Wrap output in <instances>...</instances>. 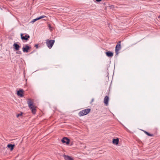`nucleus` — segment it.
<instances>
[{"mask_svg":"<svg viewBox=\"0 0 160 160\" xmlns=\"http://www.w3.org/2000/svg\"><path fill=\"white\" fill-rule=\"evenodd\" d=\"M31 48L30 46H28V44L25 45L22 48V51L24 52H28Z\"/></svg>","mask_w":160,"mask_h":160,"instance_id":"obj_6","label":"nucleus"},{"mask_svg":"<svg viewBox=\"0 0 160 160\" xmlns=\"http://www.w3.org/2000/svg\"><path fill=\"white\" fill-rule=\"evenodd\" d=\"M45 17H46V16H45L43 15V16H41L38 18H36V19L33 20L32 21V23H34L36 21L39 20L41 19L44 18Z\"/></svg>","mask_w":160,"mask_h":160,"instance_id":"obj_13","label":"nucleus"},{"mask_svg":"<svg viewBox=\"0 0 160 160\" xmlns=\"http://www.w3.org/2000/svg\"><path fill=\"white\" fill-rule=\"evenodd\" d=\"M158 18H160V15L158 17Z\"/></svg>","mask_w":160,"mask_h":160,"instance_id":"obj_23","label":"nucleus"},{"mask_svg":"<svg viewBox=\"0 0 160 160\" xmlns=\"http://www.w3.org/2000/svg\"><path fill=\"white\" fill-rule=\"evenodd\" d=\"M20 35L21 38L23 40L27 41L30 38V36L27 34L21 33Z\"/></svg>","mask_w":160,"mask_h":160,"instance_id":"obj_4","label":"nucleus"},{"mask_svg":"<svg viewBox=\"0 0 160 160\" xmlns=\"http://www.w3.org/2000/svg\"><path fill=\"white\" fill-rule=\"evenodd\" d=\"M15 146V145L14 144H9L7 145V147L10 149L11 151H12Z\"/></svg>","mask_w":160,"mask_h":160,"instance_id":"obj_15","label":"nucleus"},{"mask_svg":"<svg viewBox=\"0 0 160 160\" xmlns=\"http://www.w3.org/2000/svg\"><path fill=\"white\" fill-rule=\"evenodd\" d=\"M108 101H109L108 97L107 96H106L104 99V102L106 106H107L108 104Z\"/></svg>","mask_w":160,"mask_h":160,"instance_id":"obj_12","label":"nucleus"},{"mask_svg":"<svg viewBox=\"0 0 160 160\" xmlns=\"http://www.w3.org/2000/svg\"><path fill=\"white\" fill-rule=\"evenodd\" d=\"M63 157L65 160H74L73 158L71 157L66 155H63Z\"/></svg>","mask_w":160,"mask_h":160,"instance_id":"obj_10","label":"nucleus"},{"mask_svg":"<svg viewBox=\"0 0 160 160\" xmlns=\"http://www.w3.org/2000/svg\"><path fill=\"white\" fill-rule=\"evenodd\" d=\"M102 0H96L97 2H99L101 1Z\"/></svg>","mask_w":160,"mask_h":160,"instance_id":"obj_19","label":"nucleus"},{"mask_svg":"<svg viewBox=\"0 0 160 160\" xmlns=\"http://www.w3.org/2000/svg\"><path fill=\"white\" fill-rule=\"evenodd\" d=\"M105 53L106 55L108 57H112L113 55V53L110 51L106 52Z\"/></svg>","mask_w":160,"mask_h":160,"instance_id":"obj_14","label":"nucleus"},{"mask_svg":"<svg viewBox=\"0 0 160 160\" xmlns=\"http://www.w3.org/2000/svg\"><path fill=\"white\" fill-rule=\"evenodd\" d=\"M63 143H66V145H68L70 142V140L66 137H64L61 140Z\"/></svg>","mask_w":160,"mask_h":160,"instance_id":"obj_7","label":"nucleus"},{"mask_svg":"<svg viewBox=\"0 0 160 160\" xmlns=\"http://www.w3.org/2000/svg\"><path fill=\"white\" fill-rule=\"evenodd\" d=\"M55 42L54 40H49L47 39L46 40V43L48 47L50 49L51 48Z\"/></svg>","mask_w":160,"mask_h":160,"instance_id":"obj_3","label":"nucleus"},{"mask_svg":"<svg viewBox=\"0 0 160 160\" xmlns=\"http://www.w3.org/2000/svg\"><path fill=\"white\" fill-rule=\"evenodd\" d=\"M90 111L91 109L89 108H87L79 112L78 115L80 116L87 115L90 112Z\"/></svg>","mask_w":160,"mask_h":160,"instance_id":"obj_2","label":"nucleus"},{"mask_svg":"<svg viewBox=\"0 0 160 160\" xmlns=\"http://www.w3.org/2000/svg\"><path fill=\"white\" fill-rule=\"evenodd\" d=\"M27 103L30 109L31 110L32 113L35 114L36 112V106L34 104L33 100L30 98L27 99Z\"/></svg>","mask_w":160,"mask_h":160,"instance_id":"obj_1","label":"nucleus"},{"mask_svg":"<svg viewBox=\"0 0 160 160\" xmlns=\"http://www.w3.org/2000/svg\"><path fill=\"white\" fill-rule=\"evenodd\" d=\"M22 114V113L17 114V117H19V116H21Z\"/></svg>","mask_w":160,"mask_h":160,"instance_id":"obj_17","label":"nucleus"},{"mask_svg":"<svg viewBox=\"0 0 160 160\" xmlns=\"http://www.w3.org/2000/svg\"><path fill=\"white\" fill-rule=\"evenodd\" d=\"M49 28L50 29H51V25H49Z\"/></svg>","mask_w":160,"mask_h":160,"instance_id":"obj_20","label":"nucleus"},{"mask_svg":"<svg viewBox=\"0 0 160 160\" xmlns=\"http://www.w3.org/2000/svg\"><path fill=\"white\" fill-rule=\"evenodd\" d=\"M17 53L19 54V53H18V52H17Z\"/></svg>","mask_w":160,"mask_h":160,"instance_id":"obj_24","label":"nucleus"},{"mask_svg":"<svg viewBox=\"0 0 160 160\" xmlns=\"http://www.w3.org/2000/svg\"><path fill=\"white\" fill-rule=\"evenodd\" d=\"M127 130V131L128 130V129L127 128H125Z\"/></svg>","mask_w":160,"mask_h":160,"instance_id":"obj_22","label":"nucleus"},{"mask_svg":"<svg viewBox=\"0 0 160 160\" xmlns=\"http://www.w3.org/2000/svg\"><path fill=\"white\" fill-rule=\"evenodd\" d=\"M143 131L145 132V133L148 136H153L152 134H151L143 130Z\"/></svg>","mask_w":160,"mask_h":160,"instance_id":"obj_16","label":"nucleus"},{"mask_svg":"<svg viewBox=\"0 0 160 160\" xmlns=\"http://www.w3.org/2000/svg\"><path fill=\"white\" fill-rule=\"evenodd\" d=\"M93 101H94V99H92V100L91 102H93Z\"/></svg>","mask_w":160,"mask_h":160,"instance_id":"obj_21","label":"nucleus"},{"mask_svg":"<svg viewBox=\"0 0 160 160\" xmlns=\"http://www.w3.org/2000/svg\"><path fill=\"white\" fill-rule=\"evenodd\" d=\"M35 47L37 48H38V44H35Z\"/></svg>","mask_w":160,"mask_h":160,"instance_id":"obj_18","label":"nucleus"},{"mask_svg":"<svg viewBox=\"0 0 160 160\" xmlns=\"http://www.w3.org/2000/svg\"><path fill=\"white\" fill-rule=\"evenodd\" d=\"M119 142V139L118 138H114L113 139L112 142L113 144L117 145L118 144Z\"/></svg>","mask_w":160,"mask_h":160,"instance_id":"obj_9","label":"nucleus"},{"mask_svg":"<svg viewBox=\"0 0 160 160\" xmlns=\"http://www.w3.org/2000/svg\"><path fill=\"white\" fill-rule=\"evenodd\" d=\"M121 41H120L116 46L115 52L117 55L119 53V51L121 49Z\"/></svg>","mask_w":160,"mask_h":160,"instance_id":"obj_5","label":"nucleus"},{"mask_svg":"<svg viewBox=\"0 0 160 160\" xmlns=\"http://www.w3.org/2000/svg\"><path fill=\"white\" fill-rule=\"evenodd\" d=\"M13 46L15 51H18L19 49L20 46L16 43H14Z\"/></svg>","mask_w":160,"mask_h":160,"instance_id":"obj_11","label":"nucleus"},{"mask_svg":"<svg viewBox=\"0 0 160 160\" xmlns=\"http://www.w3.org/2000/svg\"><path fill=\"white\" fill-rule=\"evenodd\" d=\"M24 91L22 89H20L17 91V94L18 96L20 97H22L23 96V94Z\"/></svg>","mask_w":160,"mask_h":160,"instance_id":"obj_8","label":"nucleus"}]
</instances>
